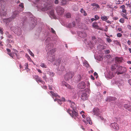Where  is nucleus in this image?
Returning <instances> with one entry per match:
<instances>
[{
  "mask_svg": "<svg viewBox=\"0 0 131 131\" xmlns=\"http://www.w3.org/2000/svg\"><path fill=\"white\" fill-rule=\"evenodd\" d=\"M57 101L58 103L60 105L61 104H62L61 102L62 101L61 100H60L59 99H57L56 100Z\"/></svg>",
  "mask_w": 131,
  "mask_h": 131,
  "instance_id": "2f4dec72",
  "label": "nucleus"
},
{
  "mask_svg": "<svg viewBox=\"0 0 131 131\" xmlns=\"http://www.w3.org/2000/svg\"><path fill=\"white\" fill-rule=\"evenodd\" d=\"M65 99L64 98H62L61 101L63 102H64L65 101Z\"/></svg>",
  "mask_w": 131,
  "mask_h": 131,
  "instance_id": "69168bd1",
  "label": "nucleus"
},
{
  "mask_svg": "<svg viewBox=\"0 0 131 131\" xmlns=\"http://www.w3.org/2000/svg\"><path fill=\"white\" fill-rule=\"evenodd\" d=\"M61 61L60 58L58 59L55 62L54 64L57 66L59 65Z\"/></svg>",
  "mask_w": 131,
  "mask_h": 131,
  "instance_id": "f3484780",
  "label": "nucleus"
},
{
  "mask_svg": "<svg viewBox=\"0 0 131 131\" xmlns=\"http://www.w3.org/2000/svg\"><path fill=\"white\" fill-rule=\"evenodd\" d=\"M7 37L8 39H12L13 38L12 36L10 34L8 35Z\"/></svg>",
  "mask_w": 131,
  "mask_h": 131,
  "instance_id": "4c0bfd02",
  "label": "nucleus"
},
{
  "mask_svg": "<svg viewBox=\"0 0 131 131\" xmlns=\"http://www.w3.org/2000/svg\"><path fill=\"white\" fill-rule=\"evenodd\" d=\"M19 13V12L18 10H15L13 13V15L11 17L8 18L6 19H5L4 21L6 20L7 22L8 21H12L13 19L15 18L17 16V15Z\"/></svg>",
  "mask_w": 131,
  "mask_h": 131,
  "instance_id": "7ed1b4c3",
  "label": "nucleus"
},
{
  "mask_svg": "<svg viewBox=\"0 0 131 131\" xmlns=\"http://www.w3.org/2000/svg\"><path fill=\"white\" fill-rule=\"evenodd\" d=\"M86 120L89 123V124H92V123L91 122H90V118L89 117H87L86 118Z\"/></svg>",
  "mask_w": 131,
  "mask_h": 131,
  "instance_id": "cd10ccee",
  "label": "nucleus"
},
{
  "mask_svg": "<svg viewBox=\"0 0 131 131\" xmlns=\"http://www.w3.org/2000/svg\"><path fill=\"white\" fill-rule=\"evenodd\" d=\"M92 40H95L96 39L95 37L94 36L92 37Z\"/></svg>",
  "mask_w": 131,
  "mask_h": 131,
  "instance_id": "bf43d9fd",
  "label": "nucleus"
},
{
  "mask_svg": "<svg viewBox=\"0 0 131 131\" xmlns=\"http://www.w3.org/2000/svg\"><path fill=\"white\" fill-rule=\"evenodd\" d=\"M116 100V99L115 97L111 96L108 97L107 98L106 101L110 102L112 101H115Z\"/></svg>",
  "mask_w": 131,
  "mask_h": 131,
  "instance_id": "f8f14e48",
  "label": "nucleus"
},
{
  "mask_svg": "<svg viewBox=\"0 0 131 131\" xmlns=\"http://www.w3.org/2000/svg\"><path fill=\"white\" fill-rule=\"evenodd\" d=\"M126 71V68L119 66L116 72V73L117 75L122 74Z\"/></svg>",
  "mask_w": 131,
  "mask_h": 131,
  "instance_id": "f03ea898",
  "label": "nucleus"
},
{
  "mask_svg": "<svg viewBox=\"0 0 131 131\" xmlns=\"http://www.w3.org/2000/svg\"><path fill=\"white\" fill-rule=\"evenodd\" d=\"M42 88L44 89H46L47 88V86H43Z\"/></svg>",
  "mask_w": 131,
  "mask_h": 131,
  "instance_id": "e2e57ef3",
  "label": "nucleus"
},
{
  "mask_svg": "<svg viewBox=\"0 0 131 131\" xmlns=\"http://www.w3.org/2000/svg\"><path fill=\"white\" fill-rule=\"evenodd\" d=\"M66 16L67 18H70L71 17V15L70 13H68L66 14Z\"/></svg>",
  "mask_w": 131,
  "mask_h": 131,
  "instance_id": "c85d7f7f",
  "label": "nucleus"
},
{
  "mask_svg": "<svg viewBox=\"0 0 131 131\" xmlns=\"http://www.w3.org/2000/svg\"><path fill=\"white\" fill-rule=\"evenodd\" d=\"M78 88L80 89H84L85 87V84L84 82L81 81L78 85Z\"/></svg>",
  "mask_w": 131,
  "mask_h": 131,
  "instance_id": "6e6552de",
  "label": "nucleus"
},
{
  "mask_svg": "<svg viewBox=\"0 0 131 131\" xmlns=\"http://www.w3.org/2000/svg\"><path fill=\"white\" fill-rule=\"evenodd\" d=\"M110 51L109 50H107L105 51V52L106 53H110Z\"/></svg>",
  "mask_w": 131,
  "mask_h": 131,
  "instance_id": "3c124183",
  "label": "nucleus"
},
{
  "mask_svg": "<svg viewBox=\"0 0 131 131\" xmlns=\"http://www.w3.org/2000/svg\"><path fill=\"white\" fill-rule=\"evenodd\" d=\"M80 35L81 37L83 38L85 37L87 35L86 33L85 32H81Z\"/></svg>",
  "mask_w": 131,
  "mask_h": 131,
  "instance_id": "dca6fc26",
  "label": "nucleus"
},
{
  "mask_svg": "<svg viewBox=\"0 0 131 131\" xmlns=\"http://www.w3.org/2000/svg\"><path fill=\"white\" fill-rule=\"evenodd\" d=\"M37 70L38 71V72H39L41 73H42V71L40 70L39 69H37Z\"/></svg>",
  "mask_w": 131,
  "mask_h": 131,
  "instance_id": "13d9d810",
  "label": "nucleus"
},
{
  "mask_svg": "<svg viewBox=\"0 0 131 131\" xmlns=\"http://www.w3.org/2000/svg\"><path fill=\"white\" fill-rule=\"evenodd\" d=\"M114 19L115 20H117L118 19V18L117 17H115L114 18Z\"/></svg>",
  "mask_w": 131,
  "mask_h": 131,
  "instance_id": "680f3d73",
  "label": "nucleus"
},
{
  "mask_svg": "<svg viewBox=\"0 0 131 131\" xmlns=\"http://www.w3.org/2000/svg\"><path fill=\"white\" fill-rule=\"evenodd\" d=\"M94 17L96 20H97L99 19V16L97 15H95L94 16Z\"/></svg>",
  "mask_w": 131,
  "mask_h": 131,
  "instance_id": "c03bdc74",
  "label": "nucleus"
},
{
  "mask_svg": "<svg viewBox=\"0 0 131 131\" xmlns=\"http://www.w3.org/2000/svg\"><path fill=\"white\" fill-rule=\"evenodd\" d=\"M127 27L129 29L131 30V26L129 25H127Z\"/></svg>",
  "mask_w": 131,
  "mask_h": 131,
  "instance_id": "864d4df0",
  "label": "nucleus"
},
{
  "mask_svg": "<svg viewBox=\"0 0 131 131\" xmlns=\"http://www.w3.org/2000/svg\"><path fill=\"white\" fill-rule=\"evenodd\" d=\"M25 66H26L25 67V69L26 70L28 69V64L27 63H26L25 64Z\"/></svg>",
  "mask_w": 131,
  "mask_h": 131,
  "instance_id": "a19ab883",
  "label": "nucleus"
},
{
  "mask_svg": "<svg viewBox=\"0 0 131 131\" xmlns=\"http://www.w3.org/2000/svg\"><path fill=\"white\" fill-rule=\"evenodd\" d=\"M72 24L73 25V26L74 27L75 25V23L74 21H73L72 22Z\"/></svg>",
  "mask_w": 131,
  "mask_h": 131,
  "instance_id": "052dcab7",
  "label": "nucleus"
},
{
  "mask_svg": "<svg viewBox=\"0 0 131 131\" xmlns=\"http://www.w3.org/2000/svg\"><path fill=\"white\" fill-rule=\"evenodd\" d=\"M117 67V65L116 64H115L113 65L111 67V69L112 70H114Z\"/></svg>",
  "mask_w": 131,
  "mask_h": 131,
  "instance_id": "a878e982",
  "label": "nucleus"
},
{
  "mask_svg": "<svg viewBox=\"0 0 131 131\" xmlns=\"http://www.w3.org/2000/svg\"><path fill=\"white\" fill-rule=\"evenodd\" d=\"M116 130H118L119 129V127L118 126L115 128Z\"/></svg>",
  "mask_w": 131,
  "mask_h": 131,
  "instance_id": "338daca9",
  "label": "nucleus"
},
{
  "mask_svg": "<svg viewBox=\"0 0 131 131\" xmlns=\"http://www.w3.org/2000/svg\"><path fill=\"white\" fill-rule=\"evenodd\" d=\"M84 112L83 111H82L80 112V114H81L83 118H85V116L84 114Z\"/></svg>",
  "mask_w": 131,
  "mask_h": 131,
  "instance_id": "7c9ffc66",
  "label": "nucleus"
},
{
  "mask_svg": "<svg viewBox=\"0 0 131 131\" xmlns=\"http://www.w3.org/2000/svg\"><path fill=\"white\" fill-rule=\"evenodd\" d=\"M94 75L95 76H96V78H97L98 76L97 75V74L96 72H95L94 73Z\"/></svg>",
  "mask_w": 131,
  "mask_h": 131,
  "instance_id": "de8ad7c7",
  "label": "nucleus"
},
{
  "mask_svg": "<svg viewBox=\"0 0 131 131\" xmlns=\"http://www.w3.org/2000/svg\"><path fill=\"white\" fill-rule=\"evenodd\" d=\"M29 53L30 54L31 56L33 57H34V54L30 50H29Z\"/></svg>",
  "mask_w": 131,
  "mask_h": 131,
  "instance_id": "c9c22d12",
  "label": "nucleus"
},
{
  "mask_svg": "<svg viewBox=\"0 0 131 131\" xmlns=\"http://www.w3.org/2000/svg\"><path fill=\"white\" fill-rule=\"evenodd\" d=\"M50 92L51 93V94L53 96H54L55 97H56L57 96H58V97H60L59 96L57 95V94L53 92H52V91H50Z\"/></svg>",
  "mask_w": 131,
  "mask_h": 131,
  "instance_id": "412c9836",
  "label": "nucleus"
},
{
  "mask_svg": "<svg viewBox=\"0 0 131 131\" xmlns=\"http://www.w3.org/2000/svg\"><path fill=\"white\" fill-rule=\"evenodd\" d=\"M80 12L81 13L83 14V15L84 16H85L87 15V13H86V12L85 10H83V8H82L81 9Z\"/></svg>",
  "mask_w": 131,
  "mask_h": 131,
  "instance_id": "4be33fe9",
  "label": "nucleus"
},
{
  "mask_svg": "<svg viewBox=\"0 0 131 131\" xmlns=\"http://www.w3.org/2000/svg\"><path fill=\"white\" fill-rule=\"evenodd\" d=\"M41 67L42 68H46L47 66L46 65L44 64V63H42L40 65Z\"/></svg>",
  "mask_w": 131,
  "mask_h": 131,
  "instance_id": "c756f323",
  "label": "nucleus"
},
{
  "mask_svg": "<svg viewBox=\"0 0 131 131\" xmlns=\"http://www.w3.org/2000/svg\"><path fill=\"white\" fill-rule=\"evenodd\" d=\"M33 78L38 83L41 82L43 84L45 83V82L41 80L38 75H33Z\"/></svg>",
  "mask_w": 131,
  "mask_h": 131,
  "instance_id": "0eeeda50",
  "label": "nucleus"
},
{
  "mask_svg": "<svg viewBox=\"0 0 131 131\" xmlns=\"http://www.w3.org/2000/svg\"><path fill=\"white\" fill-rule=\"evenodd\" d=\"M65 86L69 89H72V88L67 83H65Z\"/></svg>",
  "mask_w": 131,
  "mask_h": 131,
  "instance_id": "393cba45",
  "label": "nucleus"
},
{
  "mask_svg": "<svg viewBox=\"0 0 131 131\" xmlns=\"http://www.w3.org/2000/svg\"><path fill=\"white\" fill-rule=\"evenodd\" d=\"M125 6L124 5L120 6V8L122 9V12L124 13H125L126 12V10L125 9Z\"/></svg>",
  "mask_w": 131,
  "mask_h": 131,
  "instance_id": "aec40b11",
  "label": "nucleus"
},
{
  "mask_svg": "<svg viewBox=\"0 0 131 131\" xmlns=\"http://www.w3.org/2000/svg\"><path fill=\"white\" fill-rule=\"evenodd\" d=\"M124 17L126 19H128V18L127 17V16H126V15H125V16H124Z\"/></svg>",
  "mask_w": 131,
  "mask_h": 131,
  "instance_id": "0e129e2a",
  "label": "nucleus"
},
{
  "mask_svg": "<svg viewBox=\"0 0 131 131\" xmlns=\"http://www.w3.org/2000/svg\"><path fill=\"white\" fill-rule=\"evenodd\" d=\"M115 60L116 62L119 63L123 62V59L122 58L116 57L115 58Z\"/></svg>",
  "mask_w": 131,
  "mask_h": 131,
  "instance_id": "2eb2a0df",
  "label": "nucleus"
},
{
  "mask_svg": "<svg viewBox=\"0 0 131 131\" xmlns=\"http://www.w3.org/2000/svg\"><path fill=\"white\" fill-rule=\"evenodd\" d=\"M81 99L84 101L87 100L88 98V96L85 91H81Z\"/></svg>",
  "mask_w": 131,
  "mask_h": 131,
  "instance_id": "423d86ee",
  "label": "nucleus"
},
{
  "mask_svg": "<svg viewBox=\"0 0 131 131\" xmlns=\"http://www.w3.org/2000/svg\"><path fill=\"white\" fill-rule=\"evenodd\" d=\"M92 26L94 28L97 29H100V28L98 25L97 23L96 22H94L93 23Z\"/></svg>",
  "mask_w": 131,
  "mask_h": 131,
  "instance_id": "4468645a",
  "label": "nucleus"
},
{
  "mask_svg": "<svg viewBox=\"0 0 131 131\" xmlns=\"http://www.w3.org/2000/svg\"><path fill=\"white\" fill-rule=\"evenodd\" d=\"M91 77L92 80H94V78L92 75H91Z\"/></svg>",
  "mask_w": 131,
  "mask_h": 131,
  "instance_id": "6e6d98bb",
  "label": "nucleus"
},
{
  "mask_svg": "<svg viewBox=\"0 0 131 131\" xmlns=\"http://www.w3.org/2000/svg\"><path fill=\"white\" fill-rule=\"evenodd\" d=\"M130 106L128 105L125 104L124 105V106L126 109H127L128 110V109L130 108Z\"/></svg>",
  "mask_w": 131,
  "mask_h": 131,
  "instance_id": "b1692460",
  "label": "nucleus"
},
{
  "mask_svg": "<svg viewBox=\"0 0 131 131\" xmlns=\"http://www.w3.org/2000/svg\"><path fill=\"white\" fill-rule=\"evenodd\" d=\"M106 40L109 43H110L112 41L111 39H110L108 38H106Z\"/></svg>",
  "mask_w": 131,
  "mask_h": 131,
  "instance_id": "e433bc0d",
  "label": "nucleus"
},
{
  "mask_svg": "<svg viewBox=\"0 0 131 131\" xmlns=\"http://www.w3.org/2000/svg\"><path fill=\"white\" fill-rule=\"evenodd\" d=\"M119 21L122 23H123L124 22V20L123 18H121L119 20Z\"/></svg>",
  "mask_w": 131,
  "mask_h": 131,
  "instance_id": "58836bf2",
  "label": "nucleus"
},
{
  "mask_svg": "<svg viewBox=\"0 0 131 131\" xmlns=\"http://www.w3.org/2000/svg\"><path fill=\"white\" fill-rule=\"evenodd\" d=\"M15 54V55L16 56L17 58L19 59L21 57H20L19 55H18L16 53H15L14 54Z\"/></svg>",
  "mask_w": 131,
  "mask_h": 131,
  "instance_id": "ea45409f",
  "label": "nucleus"
},
{
  "mask_svg": "<svg viewBox=\"0 0 131 131\" xmlns=\"http://www.w3.org/2000/svg\"><path fill=\"white\" fill-rule=\"evenodd\" d=\"M91 20L92 21H93L94 20H96L94 18H92L91 19Z\"/></svg>",
  "mask_w": 131,
  "mask_h": 131,
  "instance_id": "774afa93",
  "label": "nucleus"
},
{
  "mask_svg": "<svg viewBox=\"0 0 131 131\" xmlns=\"http://www.w3.org/2000/svg\"><path fill=\"white\" fill-rule=\"evenodd\" d=\"M14 32L15 34H17L18 35H19L21 34V30L19 27H16L14 30Z\"/></svg>",
  "mask_w": 131,
  "mask_h": 131,
  "instance_id": "1a4fd4ad",
  "label": "nucleus"
},
{
  "mask_svg": "<svg viewBox=\"0 0 131 131\" xmlns=\"http://www.w3.org/2000/svg\"><path fill=\"white\" fill-rule=\"evenodd\" d=\"M127 43L129 45H130L131 44V42L130 40H128L127 41Z\"/></svg>",
  "mask_w": 131,
  "mask_h": 131,
  "instance_id": "4d7b16f0",
  "label": "nucleus"
},
{
  "mask_svg": "<svg viewBox=\"0 0 131 131\" xmlns=\"http://www.w3.org/2000/svg\"><path fill=\"white\" fill-rule=\"evenodd\" d=\"M6 50H7V51L8 53H10L11 52L10 50L8 48H7L6 49Z\"/></svg>",
  "mask_w": 131,
  "mask_h": 131,
  "instance_id": "8fccbe9b",
  "label": "nucleus"
},
{
  "mask_svg": "<svg viewBox=\"0 0 131 131\" xmlns=\"http://www.w3.org/2000/svg\"><path fill=\"white\" fill-rule=\"evenodd\" d=\"M65 83H67L66 82H65L64 81H63L62 82V85L63 86H65Z\"/></svg>",
  "mask_w": 131,
  "mask_h": 131,
  "instance_id": "603ef678",
  "label": "nucleus"
},
{
  "mask_svg": "<svg viewBox=\"0 0 131 131\" xmlns=\"http://www.w3.org/2000/svg\"><path fill=\"white\" fill-rule=\"evenodd\" d=\"M118 30L119 31H121V33H123V31H122L121 28H119L118 29Z\"/></svg>",
  "mask_w": 131,
  "mask_h": 131,
  "instance_id": "49530a36",
  "label": "nucleus"
},
{
  "mask_svg": "<svg viewBox=\"0 0 131 131\" xmlns=\"http://www.w3.org/2000/svg\"><path fill=\"white\" fill-rule=\"evenodd\" d=\"M68 102L70 103L71 104L70 107L72 108V111H71L70 109H68L67 112L74 119L76 120H78L79 115L78 113L75 111L76 108L75 103L71 102L70 100L68 101Z\"/></svg>",
  "mask_w": 131,
  "mask_h": 131,
  "instance_id": "f257e3e1",
  "label": "nucleus"
},
{
  "mask_svg": "<svg viewBox=\"0 0 131 131\" xmlns=\"http://www.w3.org/2000/svg\"><path fill=\"white\" fill-rule=\"evenodd\" d=\"M93 112L94 115L98 116L100 114L99 110L97 108H95L93 109Z\"/></svg>",
  "mask_w": 131,
  "mask_h": 131,
  "instance_id": "9b49d317",
  "label": "nucleus"
},
{
  "mask_svg": "<svg viewBox=\"0 0 131 131\" xmlns=\"http://www.w3.org/2000/svg\"><path fill=\"white\" fill-rule=\"evenodd\" d=\"M56 50V49L55 48H54L50 50L48 53V54H54V53Z\"/></svg>",
  "mask_w": 131,
  "mask_h": 131,
  "instance_id": "ddd939ff",
  "label": "nucleus"
},
{
  "mask_svg": "<svg viewBox=\"0 0 131 131\" xmlns=\"http://www.w3.org/2000/svg\"><path fill=\"white\" fill-rule=\"evenodd\" d=\"M101 19L103 20H107L108 18L107 16H101Z\"/></svg>",
  "mask_w": 131,
  "mask_h": 131,
  "instance_id": "bb28decb",
  "label": "nucleus"
},
{
  "mask_svg": "<svg viewBox=\"0 0 131 131\" xmlns=\"http://www.w3.org/2000/svg\"><path fill=\"white\" fill-rule=\"evenodd\" d=\"M73 72H69L67 73L64 75V78L66 80H68L74 76Z\"/></svg>",
  "mask_w": 131,
  "mask_h": 131,
  "instance_id": "39448f33",
  "label": "nucleus"
},
{
  "mask_svg": "<svg viewBox=\"0 0 131 131\" xmlns=\"http://www.w3.org/2000/svg\"><path fill=\"white\" fill-rule=\"evenodd\" d=\"M19 6L21 7L22 8L24 7V3H21L19 5Z\"/></svg>",
  "mask_w": 131,
  "mask_h": 131,
  "instance_id": "473e14b6",
  "label": "nucleus"
},
{
  "mask_svg": "<svg viewBox=\"0 0 131 131\" xmlns=\"http://www.w3.org/2000/svg\"><path fill=\"white\" fill-rule=\"evenodd\" d=\"M8 54L10 56L12 57L13 58H15V57L14 58V56H13L12 53H8Z\"/></svg>",
  "mask_w": 131,
  "mask_h": 131,
  "instance_id": "79ce46f5",
  "label": "nucleus"
},
{
  "mask_svg": "<svg viewBox=\"0 0 131 131\" xmlns=\"http://www.w3.org/2000/svg\"><path fill=\"white\" fill-rule=\"evenodd\" d=\"M55 10L58 14L59 15H62L64 12V9L62 7L59 6L56 7Z\"/></svg>",
  "mask_w": 131,
  "mask_h": 131,
  "instance_id": "20e7f679",
  "label": "nucleus"
},
{
  "mask_svg": "<svg viewBox=\"0 0 131 131\" xmlns=\"http://www.w3.org/2000/svg\"><path fill=\"white\" fill-rule=\"evenodd\" d=\"M50 14L52 15L53 16L54 15V12L53 10H51L50 12Z\"/></svg>",
  "mask_w": 131,
  "mask_h": 131,
  "instance_id": "a18cd8bd",
  "label": "nucleus"
},
{
  "mask_svg": "<svg viewBox=\"0 0 131 131\" xmlns=\"http://www.w3.org/2000/svg\"><path fill=\"white\" fill-rule=\"evenodd\" d=\"M122 36V34L121 33H118L117 34V36L118 37H120Z\"/></svg>",
  "mask_w": 131,
  "mask_h": 131,
  "instance_id": "f704fd0d",
  "label": "nucleus"
},
{
  "mask_svg": "<svg viewBox=\"0 0 131 131\" xmlns=\"http://www.w3.org/2000/svg\"><path fill=\"white\" fill-rule=\"evenodd\" d=\"M47 74L49 75L51 77L54 76V73L53 72L50 71H47Z\"/></svg>",
  "mask_w": 131,
  "mask_h": 131,
  "instance_id": "a211bd4d",
  "label": "nucleus"
},
{
  "mask_svg": "<svg viewBox=\"0 0 131 131\" xmlns=\"http://www.w3.org/2000/svg\"><path fill=\"white\" fill-rule=\"evenodd\" d=\"M48 54L47 59L48 60L51 61H53L55 59V56L54 54L50 55V54Z\"/></svg>",
  "mask_w": 131,
  "mask_h": 131,
  "instance_id": "9d476101",
  "label": "nucleus"
},
{
  "mask_svg": "<svg viewBox=\"0 0 131 131\" xmlns=\"http://www.w3.org/2000/svg\"><path fill=\"white\" fill-rule=\"evenodd\" d=\"M3 28L0 27V33L1 34H3Z\"/></svg>",
  "mask_w": 131,
  "mask_h": 131,
  "instance_id": "72a5a7b5",
  "label": "nucleus"
},
{
  "mask_svg": "<svg viewBox=\"0 0 131 131\" xmlns=\"http://www.w3.org/2000/svg\"><path fill=\"white\" fill-rule=\"evenodd\" d=\"M51 32L52 33H55V31L54 30V29L52 28H51Z\"/></svg>",
  "mask_w": 131,
  "mask_h": 131,
  "instance_id": "09e8293b",
  "label": "nucleus"
},
{
  "mask_svg": "<svg viewBox=\"0 0 131 131\" xmlns=\"http://www.w3.org/2000/svg\"><path fill=\"white\" fill-rule=\"evenodd\" d=\"M59 3V0H55L54 3L55 4H58Z\"/></svg>",
  "mask_w": 131,
  "mask_h": 131,
  "instance_id": "37998d69",
  "label": "nucleus"
},
{
  "mask_svg": "<svg viewBox=\"0 0 131 131\" xmlns=\"http://www.w3.org/2000/svg\"><path fill=\"white\" fill-rule=\"evenodd\" d=\"M128 83H129V85L131 86V79H130L128 80Z\"/></svg>",
  "mask_w": 131,
  "mask_h": 131,
  "instance_id": "5fc2aeb1",
  "label": "nucleus"
},
{
  "mask_svg": "<svg viewBox=\"0 0 131 131\" xmlns=\"http://www.w3.org/2000/svg\"><path fill=\"white\" fill-rule=\"evenodd\" d=\"M91 5L93 6L96 7H97V8H96V9L97 8L99 9L100 8V7L99 5L95 3H92L91 4Z\"/></svg>",
  "mask_w": 131,
  "mask_h": 131,
  "instance_id": "6ab92c4d",
  "label": "nucleus"
},
{
  "mask_svg": "<svg viewBox=\"0 0 131 131\" xmlns=\"http://www.w3.org/2000/svg\"><path fill=\"white\" fill-rule=\"evenodd\" d=\"M61 3L62 5L64 6L66 4L67 2L65 0H62L61 2Z\"/></svg>",
  "mask_w": 131,
  "mask_h": 131,
  "instance_id": "5701e85b",
  "label": "nucleus"
}]
</instances>
